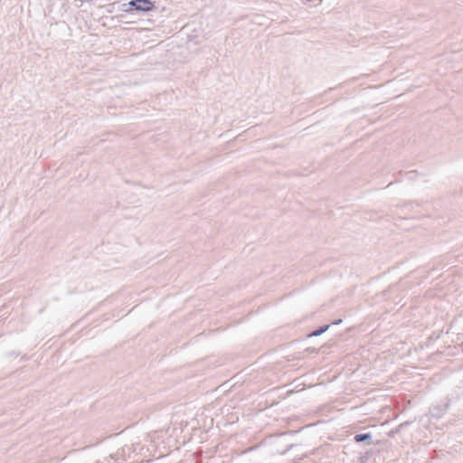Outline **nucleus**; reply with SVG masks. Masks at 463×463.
Masks as SVG:
<instances>
[{
    "label": "nucleus",
    "instance_id": "f257e3e1",
    "mask_svg": "<svg viewBox=\"0 0 463 463\" xmlns=\"http://www.w3.org/2000/svg\"><path fill=\"white\" fill-rule=\"evenodd\" d=\"M129 4L134 6L135 9L141 11H150L154 7L153 3L149 0H133Z\"/></svg>",
    "mask_w": 463,
    "mask_h": 463
},
{
    "label": "nucleus",
    "instance_id": "f03ea898",
    "mask_svg": "<svg viewBox=\"0 0 463 463\" xmlns=\"http://www.w3.org/2000/svg\"><path fill=\"white\" fill-rule=\"evenodd\" d=\"M370 438V434H357L354 437L355 441L361 442Z\"/></svg>",
    "mask_w": 463,
    "mask_h": 463
},
{
    "label": "nucleus",
    "instance_id": "7ed1b4c3",
    "mask_svg": "<svg viewBox=\"0 0 463 463\" xmlns=\"http://www.w3.org/2000/svg\"><path fill=\"white\" fill-rule=\"evenodd\" d=\"M323 331H324V330H321V331H319V332H316V333H314L313 335H319V334H320L321 332H323Z\"/></svg>",
    "mask_w": 463,
    "mask_h": 463
}]
</instances>
